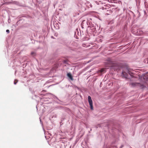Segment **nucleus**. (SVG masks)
Listing matches in <instances>:
<instances>
[{"mask_svg": "<svg viewBox=\"0 0 148 148\" xmlns=\"http://www.w3.org/2000/svg\"><path fill=\"white\" fill-rule=\"evenodd\" d=\"M18 80L16 79H15L14 82V84H16V83L18 82Z\"/></svg>", "mask_w": 148, "mask_h": 148, "instance_id": "nucleus-7", "label": "nucleus"}, {"mask_svg": "<svg viewBox=\"0 0 148 148\" xmlns=\"http://www.w3.org/2000/svg\"><path fill=\"white\" fill-rule=\"evenodd\" d=\"M88 101L90 106V108L91 110H93L92 101L91 99V97L89 96L88 97Z\"/></svg>", "mask_w": 148, "mask_h": 148, "instance_id": "nucleus-2", "label": "nucleus"}, {"mask_svg": "<svg viewBox=\"0 0 148 148\" xmlns=\"http://www.w3.org/2000/svg\"><path fill=\"white\" fill-rule=\"evenodd\" d=\"M34 53V52H32L31 53V55H33Z\"/></svg>", "mask_w": 148, "mask_h": 148, "instance_id": "nucleus-10", "label": "nucleus"}, {"mask_svg": "<svg viewBox=\"0 0 148 148\" xmlns=\"http://www.w3.org/2000/svg\"><path fill=\"white\" fill-rule=\"evenodd\" d=\"M123 77H125L126 79H131L130 78V77L131 78H135V76L133 75H123V76H122Z\"/></svg>", "mask_w": 148, "mask_h": 148, "instance_id": "nucleus-3", "label": "nucleus"}, {"mask_svg": "<svg viewBox=\"0 0 148 148\" xmlns=\"http://www.w3.org/2000/svg\"><path fill=\"white\" fill-rule=\"evenodd\" d=\"M6 32L8 33H9L10 32L9 30L8 29L6 30Z\"/></svg>", "mask_w": 148, "mask_h": 148, "instance_id": "nucleus-8", "label": "nucleus"}, {"mask_svg": "<svg viewBox=\"0 0 148 148\" xmlns=\"http://www.w3.org/2000/svg\"><path fill=\"white\" fill-rule=\"evenodd\" d=\"M106 72V69L105 68H102L98 71L97 73H104Z\"/></svg>", "mask_w": 148, "mask_h": 148, "instance_id": "nucleus-4", "label": "nucleus"}, {"mask_svg": "<svg viewBox=\"0 0 148 148\" xmlns=\"http://www.w3.org/2000/svg\"><path fill=\"white\" fill-rule=\"evenodd\" d=\"M67 74H70L69 73H68Z\"/></svg>", "mask_w": 148, "mask_h": 148, "instance_id": "nucleus-11", "label": "nucleus"}, {"mask_svg": "<svg viewBox=\"0 0 148 148\" xmlns=\"http://www.w3.org/2000/svg\"><path fill=\"white\" fill-rule=\"evenodd\" d=\"M106 66L112 67L114 71L117 72L121 71L122 74H134L132 69H129L122 64L114 63L112 61H110L106 65Z\"/></svg>", "mask_w": 148, "mask_h": 148, "instance_id": "nucleus-1", "label": "nucleus"}, {"mask_svg": "<svg viewBox=\"0 0 148 148\" xmlns=\"http://www.w3.org/2000/svg\"><path fill=\"white\" fill-rule=\"evenodd\" d=\"M68 77L71 80L73 81V76L72 75H67Z\"/></svg>", "mask_w": 148, "mask_h": 148, "instance_id": "nucleus-6", "label": "nucleus"}, {"mask_svg": "<svg viewBox=\"0 0 148 148\" xmlns=\"http://www.w3.org/2000/svg\"><path fill=\"white\" fill-rule=\"evenodd\" d=\"M63 62H64L65 63H67V60H64L63 61Z\"/></svg>", "mask_w": 148, "mask_h": 148, "instance_id": "nucleus-9", "label": "nucleus"}, {"mask_svg": "<svg viewBox=\"0 0 148 148\" xmlns=\"http://www.w3.org/2000/svg\"><path fill=\"white\" fill-rule=\"evenodd\" d=\"M130 84L133 87H134L135 86L139 85L140 84L139 83H136V82L131 83Z\"/></svg>", "mask_w": 148, "mask_h": 148, "instance_id": "nucleus-5", "label": "nucleus"}]
</instances>
